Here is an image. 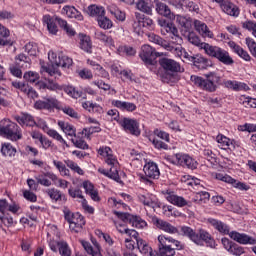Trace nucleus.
Listing matches in <instances>:
<instances>
[{"label": "nucleus", "instance_id": "46", "mask_svg": "<svg viewBox=\"0 0 256 256\" xmlns=\"http://www.w3.org/2000/svg\"><path fill=\"white\" fill-rule=\"evenodd\" d=\"M136 8L146 15H153V8L149 5V0H138L136 2Z\"/></svg>", "mask_w": 256, "mask_h": 256}, {"label": "nucleus", "instance_id": "43", "mask_svg": "<svg viewBox=\"0 0 256 256\" xmlns=\"http://www.w3.org/2000/svg\"><path fill=\"white\" fill-rule=\"evenodd\" d=\"M82 107L83 109H86V111H88L89 113H97L98 115H101V113H103V107L91 101L82 103Z\"/></svg>", "mask_w": 256, "mask_h": 256}, {"label": "nucleus", "instance_id": "27", "mask_svg": "<svg viewBox=\"0 0 256 256\" xmlns=\"http://www.w3.org/2000/svg\"><path fill=\"white\" fill-rule=\"evenodd\" d=\"M155 9L158 15H162V17H167V19H175V14L171 12V9L167 4L157 1L155 3Z\"/></svg>", "mask_w": 256, "mask_h": 256}, {"label": "nucleus", "instance_id": "16", "mask_svg": "<svg viewBox=\"0 0 256 256\" xmlns=\"http://www.w3.org/2000/svg\"><path fill=\"white\" fill-rule=\"evenodd\" d=\"M121 127H123L126 133H130V135H134L135 137H139L141 135V129H139V122L135 119L124 118L120 122Z\"/></svg>", "mask_w": 256, "mask_h": 256}, {"label": "nucleus", "instance_id": "15", "mask_svg": "<svg viewBox=\"0 0 256 256\" xmlns=\"http://www.w3.org/2000/svg\"><path fill=\"white\" fill-rule=\"evenodd\" d=\"M165 199L168 203H171V205H175V207H193V202L191 200H187L183 196H179L173 192H167Z\"/></svg>", "mask_w": 256, "mask_h": 256}, {"label": "nucleus", "instance_id": "37", "mask_svg": "<svg viewBox=\"0 0 256 256\" xmlns=\"http://www.w3.org/2000/svg\"><path fill=\"white\" fill-rule=\"evenodd\" d=\"M136 243L142 255L157 256V252H153V249L143 239H137Z\"/></svg>", "mask_w": 256, "mask_h": 256}, {"label": "nucleus", "instance_id": "51", "mask_svg": "<svg viewBox=\"0 0 256 256\" xmlns=\"http://www.w3.org/2000/svg\"><path fill=\"white\" fill-rule=\"evenodd\" d=\"M240 103H242L243 106H245L247 109H256V99L247 97L245 95H242L240 98Z\"/></svg>", "mask_w": 256, "mask_h": 256}, {"label": "nucleus", "instance_id": "5", "mask_svg": "<svg viewBox=\"0 0 256 256\" xmlns=\"http://www.w3.org/2000/svg\"><path fill=\"white\" fill-rule=\"evenodd\" d=\"M203 78L201 76H191L190 80L196 87L202 89V91H207L208 93H215L217 91V84L221 81V77L215 72H210L205 74Z\"/></svg>", "mask_w": 256, "mask_h": 256}, {"label": "nucleus", "instance_id": "18", "mask_svg": "<svg viewBox=\"0 0 256 256\" xmlns=\"http://www.w3.org/2000/svg\"><path fill=\"white\" fill-rule=\"evenodd\" d=\"M215 177L218 181L230 183V185H233L236 189H239L240 191H249V186L247 184L243 182H237V180L233 179L227 174L217 173Z\"/></svg>", "mask_w": 256, "mask_h": 256}, {"label": "nucleus", "instance_id": "17", "mask_svg": "<svg viewBox=\"0 0 256 256\" xmlns=\"http://www.w3.org/2000/svg\"><path fill=\"white\" fill-rule=\"evenodd\" d=\"M42 21L45 25H47V29L49 31V33H51V35H56V33H58L59 31V27H61V22L63 21V19H61L60 17L54 15L51 16L49 14H46L43 16ZM57 23L59 25V27L57 26Z\"/></svg>", "mask_w": 256, "mask_h": 256}, {"label": "nucleus", "instance_id": "10", "mask_svg": "<svg viewBox=\"0 0 256 256\" xmlns=\"http://www.w3.org/2000/svg\"><path fill=\"white\" fill-rule=\"evenodd\" d=\"M158 25L161 27L162 35H166L167 33L171 35L172 43H177L178 45L183 43V38L179 35V30L175 24L167 22L165 19H158Z\"/></svg>", "mask_w": 256, "mask_h": 256}, {"label": "nucleus", "instance_id": "12", "mask_svg": "<svg viewBox=\"0 0 256 256\" xmlns=\"http://www.w3.org/2000/svg\"><path fill=\"white\" fill-rule=\"evenodd\" d=\"M139 57L145 65H155V63H157L156 60L159 57V53H157L150 45L145 44L141 47Z\"/></svg>", "mask_w": 256, "mask_h": 256}, {"label": "nucleus", "instance_id": "39", "mask_svg": "<svg viewBox=\"0 0 256 256\" xmlns=\"http://www.w3.org/2000/svg\"><path fill=\"white\" fill-rule=\"evenodd\" d=\"M147 37L151 43H155V45H160V47H163L164 49H171V46L169 45V43H167L166 40L161 38V36L155 33H148Z\"/></svg>", "mask_w": 256, "mask_h": 256}, {"label": "nucleus", "instance_id": "47", "mask_svg": "<svg viewBox=\"0 0 256 256\" xmlns=\"http://www.w3.org/2000/svg\"><path fill=\"white\" fill-rule=\"evenodd\" d=\"M24 51L30 55V57H37L39 55V46L37 43L34 42H28L24 46Z\"/></svg>", "mask_w": 256, "mask_h": 256}, {"label": "nucleus", "instance_id": "42", "mask_svg": "<svg viewBox=\"0 0 256 256\" xmlns=\"http://www.w3.org/2000/svg\"><path fill=\"white\" fill-rule=\"evenodd\" d=\"M132 27L136 35H141V33H143V14L135 12V21L132 24Z\"/></svg>", "mask_w": 256, "mask_h": 256}, {"label": "nucleus", "instance_id": "53", "mask_svg": "<svg viewBox=\"0 0 256 256\" xmlns=\"http://www.w3.org/2000/svg\"><path fill=\"white\" fill-rule=\"evenodd\" d=\"M1 153L4 155V157H15L17 150L11 144L5 143L2 145Z\"/></svg>", "mask_w": 256, "mask_h": 256}, {"label": "nucleus", "instance_id": "29", "mask_svg": "<svg viewBox=\"0 0 256 256\" xmlns=\"http://www.w3.org/2000/svg\"><path fill=\"white\" fill-rule=\"evenodd\" d=\"M194 28L201 35L202 37H208L209 39H213V33L211 30H209V27H207V24L200 20L194 21Z\"/></svg>", "mask_w": 256, "mask_h": 256}, {"label": "nucleus", "instance_id": "32", "mask_svg": "<svg viewBox=\"0 0 256 256\" xmlns=\"http://www.w3.org/2000/svg\"><path fill=\"white\" fill-rule=\"evenodd\" d=\"M49 179H51V181L55 183V181H57L58 178L57 175L53 174V172L43 173L36 178L37 183L43 185L44 187H51V182Z\"/></svg>", "mask_w": 256, "mask_h": 256}, {"label": "nucleus", "instance_id": "52", "mask_svg": "<svg viewBox=\"0 0 256 256\" xmlns=\"http://www.w3.org/2000/svg\"><path fill=\"white\" fill-rule=\"evenodd\" d=\"M46 194L48 195V197H50V199H52V201H55L56 203L57 201H61V199L63 198V193L56 188L47 189Z\"/></svg>", "mask_w": 256, "mask_h": 256}, {"label": "nucleus", "instance_id": "20", "mask_svg": "<svg viewBox=\"0 0 256 256\" xmlns=\"http://www.w3.org/2000/svg\"><path fill=\"white\" fill-rule=\"evenodd\" d=\"M160 67L164 69V71L169 73H179L181 71V65L173 59L162 58L159 60Z\"/></svg>", "mask_w": 256, "mask_h": 256}, {"label": "nucleus", "instance_id": "34", "mask_svg": "<svg viewBox=\"0 0 256 256\" xmlns=\"http://www.w3.org/2000/svg\"><path fill=\"white\" fill-rule=\"evenodd\" d=\"M80 49L84 51L85 53H93V43L91 42V37L85 35V34H80Z\"/></svg>", "mask_w": 256, "mask_h": 256}, {"label": "nucleus", "instance_id": "6", "mask_svg": "<svg viewBox=\"0 0 256 256\" xmlns=\"http://www.w3.org/2000/svg\"><path fill=\"white\" fill-rule=\"evenodd\" d=\"M0 136L10 141H19L23 139V132L17 123L3 119L0 122Z\"/></svg>", "mask_w": 256, "mask_h": 256}, {"label": "nucleus", "instance_id": "22", "mask_svg": "<svg viewBox=\"0 0 256 256\" xmlns=\"http://www.w3.org/2000/svg\"><path fill=\"white\" fill-rule=\"evenodd\" d=\"M154 225L158 229H161V231L169 233L170 235H177V233H179L178 227H175L173 224L159 218L154 219Z\"/></svg>", "mask_w": 256, "mask_h": 256}, {"label": "nucleus", "instance_id": "7", "mask_svg": "<svg viewBox=\"0 0 256 256\" xmlns=\"http://www.w3.org/2000/svg\"><path fill=\"white\" fill-rule=\"evenodd\" d=\"M205 53L209 57H213L214 59H217L220 61V63H223V65H233L235 61L229 55L227 50L219 47V46H213V45H205Z\"/></svg>", "mask_w": 256, "mask_h": 256}, {"label": "nucleus", "instance_id": "64", "mask_svg": "<svg viewBox=\"0 0 256 256\" xmlns=\"http://www.w3.org/2000/svg\"><path fill=\"white\" fill-rule=\"evenodd\" d=\"M246 45L251 53L256 59V42L253 38H246Z\"/></svg>", "mask_w": 256, "mask_h": 256}, {"label": "nucleus", "instance_id": "38", "mask_svg": "<svg viewBox=\"0 0 256 256\" xmlns=\"http://www.w3.org/2000/svg\"><path fill=\"white\" fill-rule=\"evenodd\" d=\"M198 239H199V242H194L196 243V245H201L202 241L210 245V247H213V245H215V240H213V238L211 237V234H209L207 230L200 229L198 233Z\"/></svg>", "mask_w": 256, "mask_h": 256}, {"label": "nucleus", "instance_id": "23", "mask_svg": "<svg viewBox=\"0 0 256 256\" xmlns=\"http://www.w3.org/2000/svg\"><path fill=\"white\" fill-rule=\"evenodd\" d=\"M216 141L219 144L218 147L224 150L229 149V151H235V147L237 146V142H235V140H231L223 134H218L216 136Z\"/></svg>", "mask_w": 256, "mask_h": 256}, {"label": "nucleus", "instance_id": "58", "mask_svg": "<svg viewBox=\"0 0 256 256\" xmlns=\"http://www.w3.org/2000/svg\"><path fill=\"white\" fill-rule=\"evenodd\" d=\"M174 72H165L160 75L163 83H168L169 85H173L175 81H177V76L173 74Z\"/></svg>", "mask_w": 256, "mask_h": 256}, {"label": "nucleus", "instance_id": "44", "mask_svg": "<svg viewBox=\"0 0 256 256\" xmlns=\"http://www.w3.org/2000/svg\"><path fill=\"white\" fill-rule=\"evenodd\" d=\"M95 37L99 41H102L107 47H115V41H113V38L107 34H105L102 31H96L95 32Z\"/></svg>", "mask_w": 256, "mask_h": 256}, {"label": "nucleus", "instance_id": "49", "mask_svg": "<svg viewBox=\"0 0 256 256\" xmlns=\"http://www.w3.org/2000/svg\"><path fill=\"white\" fill-rule=\"evenodd\" d=\"M188 41L192 45H195L196 47H199L200 49H204V51H205V45H210L209 43L201 42V39L195 33H190L188 35Z\"/></svg>", "mask_w": 256, "mask_h": 256}, {"label": "nucleus", "instance_id": "59", "mask_svg": "<svg viewBox=\"0 0 256 256\" xmlns=\"http://www.w3.org/2000/svg\"><path fill=\"white\" fill-rule=\"evenodd\" d=\"M46 103L48 105V111H53V109H61V102L55 97H47Z\"/></svg>", "mask_w": 256, "mask_h": 256}, {"label": "nucleus", "instance_id": "26", "mask_svg": "<svg viewBox=\"0 0 256 256\" xmlns=\"http://www.w3.org/2000/svg\"><path fill=\"white\" fill-rule=\"evenodd\" d=\"M191 63H193L194 67L196 69H207L208 67H211V60L203 57L200 54L194 55L193 58H191Z\"/></svg>", "mask_w": 256, "mask_h": 256}, {"label": "nucleus", "instance_id": "11", "mask_svg": "<svg viewBox=\"0 0 256 256\" xmlns=\"http://www.w3.org/2000/svg\"><path fill=\"white\" fill-rule=\"evenodd\" d=\"M114 215L124 223H129L132 227H136V229H145V227H147V222L139 216L119 211H114Z\"/></svg>", "mask_w": 256, "mask_h": 256}, {"label": "nucleus", "instance_id": "36", "mask_svg": "<svg viewBox=\"0 0 256 256\" xmlns=\"http://www.w3.org/2000/svg\"><path fill=\"white\" fill-rule=\"evenodd\" d=\"M112 105H114V107H117V109H121L122 111L133 112L137 109V105H135V103L125 102L121 100H114L112 102Z\"/></svg>", "mask_w": 256, "mask_h": 256}, {"label": "nucleus", "instance_id": "9", "mask_svg": "<svg viewBox=\"0 0 256 256\" xmlns=\"http://www.w3.org/2000/svg\"><path fill=\"white\" fill-rule=\"evenodd\" d=\"M64 219L69 223L70 231L73 233H80L83 227H85V217L79 212L73 213L70 210H65Z\"/></svg>", "mask_w": 256, "mask_h": 256}, {"label": "nucleus", "instance_id": "62", "mask_svg": "<svg viewBox=\"0 0 256 256\" xmlns=\"http://www.w3.org/2000/svg\"><path fill=\"white\" fill-rule=\"evenodd\" d=\"M230 255H234V256H241V255H245V247L234 243L232 245V248H230L229 251Z\"/></svg>", "mask_w": 256, "mask_h": 256}, {"label": "nucleus", "instance_id": "55", "mask_svg": "<svg viewBox=\"0 0 256 256\" xmlns=\"http://www.w3.org/2000/svg\"><path fill=\"white\" fill-rule=\"evenodd\" d=\"M46 133L47 135H49V137H52V139H55L56 141H59L63 145H66V147H69V145H67V141H65V139H63V136H61V134H59V132H57L56 130L49 128L46 130Z\"/></svg>", "mask_w": 256, "mask_h": 256}, {"label": "nucleus", "instance_id": "60", "mask_svg": "<svg viewBox=\"0 0 256 256\" xmlns=\"http://www.w3.org/2000/svg\"><path fill=\"white\" fill-rule=\"evenodd\" d=\"M176 21L180 26L186 29V31H189V29H191V19L181 15H177Z\"/></svg>", "mask_w": 256, "mask_h": 256}, {"label": "nucleus", "instance_id": "2", "mask_svg": "<svg viewBox=\"0 0 256 256\" xmlns=\"http://www.w3.org/2000/svg\"><path fill=\"white\" fill-rule=\"evenodd\" d=\"M207 223L219 231V233H222L223 235H229L233 241H236V243H239L240 245H256V238H253L252 236H249L245 233H239L237 231H232L229 233V226L215 218H208Z\"/></svg>", "mask_w": 256, "mask_h": 256}, {"label": "nucleus", "instance_id": "30", "mask_svg": "<svg viewBox=\"0 0 256 256\" xmlns=\"http://www.w3.org/2000/svg\"><path fill=\"white\" fill-rule=\"evenodd\" d=\"M222 85L226 89H232V91H247L249 89L247 84L233 80H224Z\"/></svg>", "mask_w": 256, "mask_h": 256}, {"label": "nucleus", "instance_id": "13", "mask_svg": "<svg viewBox=\"0 0 256 256\" xmlns=\"http://www.w3.org/2000/svg\"><path fill=\"white\" fill-rule=\"evenodd\" d=\"M143 171L145 176H142V179L146 181V183H153L150 179H158L161 176V172L159 171V166L155 162H147L144 165Z\"/></svg>", "mask_w": 256, "mask_h": 256}, {"label": "nucleus", "instance_id": "33", "mask_svg": "<svg viewBox=\"0 0 256 256\" xmlns=\"http://www.w3.org/2000/svg\"><path fill=\"white\" fill-rule=\"evenodd\" d=\"M228 46L230 49H233L234 53L244 59V61H251V55L245 49L241 48V46L237 45L235 42L230 41L228 42Z\"/></svg>", "mask_w": 256, "mask_h": 256}, {"label": "nucleus", "instance_id": "50", "mask_svg": "<svg viewBox=\"0 0 256 256\" xmlns=\"http://www.w3.org/2000/svg\"><path fill=\"white\" fill-rule=\"evenodd\" d=\"M88 13L91 17H102V15H105V8L97 5H90L88 7Z\"/></svg>", "mask_w": 256, "mask_h": 256}, {"label": "nucleus", "instance_id": "63", "mask_svg": "<svg viewBox=\"0 0 256 256\" xmlns=\"http://www.w3.org/2000/svg\"><path fill=\"white\" fill-rule=\"evenodd\" d=\"M23 77L28 83H37L39 81V74L37 72L28 71L24 73Z\"/></svg>", "mask_w": 256, "mask_h": 256}, {"label": "nucleus", "instance_id": "24", "mask_svg": "<svg viewBox=\"0 0 256 256\" xmlns=\"http://www.w3.org/2000/svg\"><path fill=\"white\" fill-rule=\"evenodd\" d=\"M68 193L70 195V197H73V199H82V207L83 209H85V211H88L90 214L95 213V208L89 206V204L87 203V200L85 199V197H83V191H81L80 189H69Z\"/></svg>", "mask_w": 256, "mask_h": 256}, {"label": "nucleus", "instance_id": "56", "mask_svg": "<svg viewBox=\"0 0 256 256\" xmlns=\"http://www.w3.org/2000/svg\"><path fill=\"white\" fill-rule=\"evenodd\" d=\"M60 27L61 29H63V31H65V33L69 36V37H75V29H73L72 25H69L67 23V20H60Z\"/></svg>", "mask_w": 256, "mask_h": 256}, {"label": "nucleus", "instance_id": "48", "mask_svg": "<svg viewBox=\"0 0 256 256\" xmlns=\"http://www.w3.org/2000/svg\"><path fill=\"white\" fill-rule=\"evenodd\" d=\"M108 11H109V13H111V15H114V17L118 21H125V19H126L125 12L118 9L116 5L108 6Z\"/></svg>", "mask_w": 256, "mask_h": 256}, {"label": "nucleus", "instance_id": "14", "mask_svg": "<svg viewBox=\"0 0 256 256\" xmlns=\"http://www.w3.org/2000/svg\"><path fill=\"white\" fill-rule=\"evenodd\" d=\"M48 245L53 253H59L61 256H71V248L65 240H50Z\"/></svg>", "mask_w": 256, "mask_h": 256}, {"label": "nucleus", "instance_id": "28", "mask_svg": "<svg viewBox=\"0 0 256 256\" xmlns=\"http://www.w3.org/2000/svg\"><path fill=\"white\" fill-rule=\"evenodd\" d=\"M62 13L69 17V19H76V21H83L84 17L74 6L66 5L62 8Z\"/></svg>", "mask_w": 256, "mask_h": 256}, {"label": "nucleus", "instance_id": "4", "mask_svg": "<svg viewBox=\"0 0 256 256\" xmlns=\"http://www.w3.org/2000/svg\"><path fill=\"white\" fill-rule=\"evenodd\" d=\"M185 244L173 237L159 235L158 236V255L159 256H175V251H183Z\"/></svg>", "mask_w": 256, "mask_h": 256}, {"label": "nucleus", "instance_id": "40", "mask_svg": "<svg viewBox=\"0 0 256 256\" xmlns=\"http://www.w3.org/2000/svg\"><path fill=\"white\" fill-rule=\"evenodd\" d=\"M15 63L18 67H21V69H29V67H31V58L21 53L15 57Z\"/></svg>", "mask_w": 256, "mask_h": 256}, {"label": "nucleus", "instance_id": "21", "mask_svg": "<svg viewBox=\"0 0 256 256\" xmlns=\"http://www.w3.org/2000/svg\"><path fill=\"white\" fill-rule=\"evenodd\" d=\"M140 203H143L146 207H151L152 209H161V202L153 194H140L138 196Z\"/></svg>", "mask_w": 256, "mask_h": 256}, {"label": "nucleus", "instance_id": "54", "mask_svg": "<svg viewBox=\"0 0 256 256\" xmlns=\"http://www.w3.org/2000/svg\"><path fill=\"white\" fill-rule=\"evenodd\" d=\"M64 163L69 169H71V171H74V173H77L78 175L85 174L83 169H81V167H79V165L75 163L73 160L68 159V160H65Z\"/></svg>", "mask_w": 256, "mask_h": 256}, {"label": "nucleus", "instance_id": "45", "mask_svg": "<svg viewBox=\"0 0 256 256\" xmlns=\"http://www.w3.org/2000/svg\"><path fill=\"white\" fill-rule=\"evenodd\" d=\"M93 244L96 247V250L93 249V246H91V244L87 241H83L82 242V246L84 247L85 251L92 256H103V254H101V250H99V243H97V241L93 242Z\"/></svg>", "mask_w": 256, "mask_h": 256}, {"label": "nucleus", "instance_id": "57", "mask_svg": "<svg viewBox=\"0 0 256 256\" xmlns=\"http://www.w3.org/2000/svg\"><path fill=\"white\" fill-rule=\"evenodd\" d=\"M97 22L101 29H111V27H113V22L109 18L105 17V15L100 16L97 19Z\"/></svg>", "mask_w": 256, "mask_h": 256}, {"label": "nucleus", "instance_id": "61", "mask_svg": "<svg viewBox=\"0 0 256 256\" xmlns=\"http://www.w3.org/2000/svg\"><path fill=\"white\" fill-rule=\"evenodd\" d=\"M64 91L65 93H67V95H70V97H73V99H79V97H82L83 95V92L81 90H77L73 86H68L64 88Z\"/></svg>", "mask_w": 256, "mask_h": 256}, {"label": "nucleus", "instance_id": "1", "mask_svg": "<svg viewBox=\"0 0 256 256\" xmlns=\"http://www.w3.org/2000/svg\"><path fill=\"white\" fill-rule=\"evenodd\" d=\"M48 59L52 64L42 65L40 73L41 75L47 74L49 77H54V79H59V77H61V71L59 70V67L67 69L73 65V59L65 55H59L57 60V54H55L53 51L48 53Z\"/></svg>", "mask_w": 256, "mask_h": 256}, {"label": "nucleus", "instance_id": "35", "mask_svg": "<svg viewBox=\"0 0 256 256\" xmlns=\"http://www.w3.org/2000/svg\"><path fill=\"white\" fill-rule=\"evenodd\" d=\"M222 11L226 13V15H230V17H238L239 16V8L231 3V2H224L220 5Z\"/></svg>", "mask_w": 256, "mask_h": 256}, {"label": "nucleus", "instance_id": "19", "mask_svg": "<svg viewBox=\"0 0 256 256\" xmlns=\"http://www.w3.org/2000/svg\"><path fill=\"white\" fill-rule=\"evenodd\" d=\"M14 119L21 125V127H35V125H37L35 117L27 112H22L20 115H14Z\"/></svg>", "mask_w": 256, "mask_h": 256}, {"label": "nucleus", "instance_id": "25", "mask_svg": "<svg viewBox=\"0 0 256 256\" xmlns=\"http://www.w3.org/2000/svg\"><path fill=\"white\" fill-rule=\"evenodd\" d=\"M176 235H182V237H188L193 243H199V234L189 226H178V232Z\"/></svg>", "mask_w": 256, "mask_h": 256}, {"label": "nucleus", "instance_id": "41", "mask_svg": "<svg viewBox=\"0 0 256 256\" xmlns=\"http://www.w3.org/2000/svg\"><path fill=\"white\" fill-rule=\"evenodd\" d=\"M58 126L62 129L63 133L69 137H77V130L75 129V126L65 121H59Z\"/></svg>", "mask_w": 256, "mask_h": 256}, {"label": "nucleus", "instance_id": "31", "mask_svg": "<svg viewBox=\"0 0 256 256\" xmlns=\"http://www.w3.org/2000/svg\"><path fill=\"white\" fill-rule=\"evenodd\" d=\"M45 77H47L48 83L40 82L39 87L40 89H49L50 91H62L63 86L58 85L57 83L53 82V79H55V76H49L47 74H42Z\"/></svg>", "mask_w": 256, "mask_h": 256}, {"label": "nucleus", "instance_id": "8", "mask_svg": "<svg viewBox=\"0 0 256 256\" xmlns=\"http://www.w3.org/2000/svg\"><path fill=\"white\" fill-rule=\"evenodd\" d=\"M166 159L169 163H172V165H179L180 167H187V169L192 170L197 169L199 165L193 157L185 153H176L172 156H167Z\"/></svg>", "mask_w": 256, "mask_h": 256}, {"label": "nucleus", "instance_id": "3", "mask_svg": "<svg viewBox=\"0 0 256 256\" xmlns=\"http://www.w3.org/2000/svg\"><path fill=\"white\" fill-rule=\"evenodd\" d=\"M98 155L104 157L105 163L111 167L109 170L99 168L98 173H101V175H105V177H109V179H113L119 183V181H121L119 171L117 170V167H119V161H117V158L113 155V150L107 146H103L98 149Z\"/></svg>", "mask_w": 256, "mask_h": 256}]
</instances>
